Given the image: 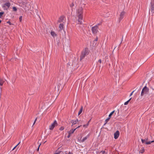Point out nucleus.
Here are the masks:
<instances>
[{
	"label": "nucleus",
	"instance_id": "1",
	"mask_svg": "<svg viewBox=\"0 0 154 154\" xmlns=\"http://www.w3.org/2000/svg\"><path fill=\"white\" fill-rule=\"evenodd\" d=\"M83 8L81 7H77L75 10V16L78 18V23L82 24L83 23Z\"/></svg>",
	"mask_w": 154,
	"mask_h": 154
},
{
	"label": "nucleus",
	"instance_id": "2",
	"mask_svg": "<svg viewBox=\"0 0 154 154\" xmlns=\"http://www.w3.org/2000/svg\"><path fill=\"white\" fill-rule=\"evenodd\" d=\"M149 92V88L145 86L142 89L140 95L142 96L145 94H147Z\"/></svg>",
	"mask_w": 154,
	"mask_h": 154
},
{
	"label": "nucleus",
	"instance_id": "3",
	"mask_svg": "<svg viewBox=\"0 0 154 154\" xmlns=\"http://www.w3.org/2000/svg\"><path fill=\"white\" fill-rule=\"evenodd\" d=\"M58 125L57 122L56 120H55L54 122L52 123L49 126V129L50 130H52L56 126H57Z\"/></svg>",
	"mask_w": 154,
	"mask_h": 154
},
{
	"label": "nucleus",
	"instance_id": "4",
	"mask_svg": "<svg viewBox=\"0 0 154 154\" xmlns=\"http://www.w3.org/2000/svg\"><path fill=\"white\" fill-rule=\"evenodd\" d=\"M11 6L10 3L9 2H7L4 4L2 6V8L4 10H7Z\"/></svg>",
	"mask_w": 154,
	"mask_h": 154
},
{
	"label": "nucleus",
	"instance_id": "5",
	"mask_svg": "<svg viewBox=\"0 0 154 154\" xmlns=\"http://www.w3.org/2000/svg\"><path fill=\"white\" fill-rule=\"evenodd\" d=\"M88 54V49H85L82 53L80 56V59L82 60L83 59L85 55Z\"/></svg>",
	"mask_w": 154,
	"mask_h": 154
},
{
	"label": "nucleus",
	"instance_id": "6",
	"mask_svg": "<svg viewBox=\"0 0 154 154\" xmlns=\"http://www.w3.org/2000/svg\"><path fill=\"white\" fill-rule=\"evenodd\" d=\"M98 27L97 25H96L95 26L93 27L92 28V32L94 34H96L98 32Z\"/></svg>",
	"mask_w": 154,
	"mask_h": 154
},
{
	"label": "nucleus",
	"instance_id": "7",
	"mask_svg": "<svg viewBox=\"0 0 154 154\" xmlns=\"http://www.w3.org/2000/svg\"><path fill=\"white\" fill-rule=\"evenodd\" d=\"M151 12L154 13V0H152L150 3Z\"/></svg>",
	"mask_w": 154,
	"mask_h": 154
},
{
	"label": "nucleus",
	"instance_id": "8",
	"mask_svg": "<svg viewBox=\"0 0 154 154\" xmlns=\"http://www.w3.org/2000/svg\"><path fill=\"white\" fill-rule=\"evenodd\" d=\"M120 133L118 131H116L114 134V138L115 139H117Z\"/></svg>",
	"mask_w": 154,
	"mask_h": 154
},
{
	"label": "nucleus",
	"instance_id": "9",
	"mask_svg": "<svg viewBox=\"0 0 154 154\" xmlns=\"http://www.w3.org/2000/svg\"><path fill=\"white\" fill-rule=\"evenodd\" d=\"M125 14V12L124 11H122L119 17V21L121 20L123 18Z\"/></svg>",
	"mask_w": 154,
	"mask_h": 154
},
{
	"label": "nucleus",
	"instance_id": "10",
	"mask_svg": "<svg viewBox=\"0 0 154 154\" xmlns=\"http://www.w3.org/2000/svg\"><path fill=\"white\" fill-rule=\"evenodd\" d=\"M64 25L63 23H60L59 26V30L61 31L62 30H63Z\"/></svg>",
	"mask_w": 154,
	"mask_h": 154
},
{
	"label": "nucleus",
	"instance_id": "11",
	"mask_svg": "<svg viewBox=\"0 0 154 154\" xmlns=\"http://www.w3.org/2000/svg\"><path fill=\"white\" fill-rule=\"evenodd\" d=\"M51 34L54 38L57 36V34L54 31H51Z\"/></svg>",
	"mask_w": 154,
	"mask_h": 154
},
{
	"label": "nucleus",
	"instance_id": "12",
	"mask_svg": "<svg viewBox=\"0 0 154 154\" xmlns=\"http://www.w3.org/2000/svg\"><path fill=\"white\" fill-rule=\"evenodd\" d=\"M78 122V120L77 119H76V120L74 121V120L72 121L71 122L72 124V125H74L75 124Z\"/></svg>",
	"mask_w": 154,
	"mask_h": 154
},
{
	"label": "nucleus",
	"instance_id": "13",
	"mask_svg": "<svg viewBox=\"0 0 154 154\" xmlns=\"http://www.w3.org/2000/svg\"><path fill=\"white\" fill-rule=\"evenodd\" d=\"M76 129V128H75V129H72L71 130L68 132V134H70L71 135L73 134L74 131Z\"/></svg>",
	"mask_w": 154,
	"mask_h": 154
},
{
	"label": "nucleus",
	"instance_id": "14",
	"mask_svg": "<svg viewBox=\"0 0 154 154\" xmlns=\"http://www.w3.org/2000/svg\"><path fill=\"white\" fill-rule=\"evenodd\" d=\"M88 137V135L87 136H86L85 137H84L81 140V142H84V141H85L86 140H87V138Z\"/></svg>",
	"mask_w": 154,
	"mask_h": 154
},
{
	"label": "nucleus",
	"instance_id": "15",
	"mask_svg": "<svg viewBox=\"0 0 154 154\" xmlns=\"http://www.w3.org/2000/svg\"><path fill=\"white\" fill-rule=\"evenodd\" d=\"M90 120H90L86 124H85V125H83V127L84 128H87V127L88 126V125H89V122H90Z\"/></svg>",
	"mask_w": 154,
	"mask_h": 154
},
{
	"label": "nucleus",
	"instance_id": "16",
	"mask_svg": "<svg viewBox=\"0 0 154 154\" xmlns=\"http://www.w3.org/2000/svg\"><path fill=\"white\" fill-rule=\"evenodd\" d=\"M4 82V81L2 79H0V85H2Z\"/></svg>",
	"mask_w": 154,
	"mask_h": 154
},
{
	"label": "nucleus",
	"instance_id": "17",
	"mask_svg": "<svg viewBox=\"0 0 154 154\" xmlns=\"http://www.w3.org/2000/svg\"><path fill=\"white\" fill-rule=\"evenodd\" d=\"M64 18V17H61L59 19L58 22L60 23L62 22V20Z\"/></svg>",
	"mask_w": 154,
	"mask_h": 154
},
{
	"label": "nucleus",
	"instance_id": "18",
	"mask_svg": "<svg viewBox=\"0 0 154 154\" xmlns=\"http://www.w3.org/2000/svg\"><path fill=\"white\" fill-rule=\"evenodd\" d=\"M114 112H115V111L114 110V111H112V112L110 113V114L109 115L108 118H109L110 119L111 116L114 113Z\"/></svg>",
	"mask_w": 154,
	"mask_h": 154
},
{
	"label": "nucleus",
	"instance_id": "19",
	"mask_svg": "<svg viewBox=\"0 0 154 154\" xmlns=\"http://www.w3.org/2000/svg\"><path fill=\"white\" fill-rule=\"evenodd\" d=\"M83 110V107H82L80 109V111H79V113H78V115H80L82 112Z\"/></svg>",
	"mask_w": 154,
	"mask_h": 154
},
{
	"label": "nucleus",
	"instance_id": "20",
	"mask_svg": "<svg viewBox=\"0 0 154 154\" xmlns=\"http://www.w3.org/2000/svg\"><path fill=\"white\" fill-rule=\"evenodd\" d=\"M110 119V118H108L105 121V123L104 125H105L107 122L109 121V120Z\"/></svg>",
	"mask_w": 154,
	"mask_h": 154
},
{
	"label": "nucleus",
	"instance_id": "21",
	"mask_svg": "<svg viewBox=\"0 0 154 154\" xmlns=\"http://www.w3.org/2000/svg\"><path fill=\"white\" fill-rule=\"evenodd\" d=\"M148 140V138L145 139H141V141L143 143H144V142H146L147 140Z\"/></svg>",
	"mask_w": 154,
	"mask_h": 154
},
{
	"label": "nucleus",
	"instance_id": "22",
	"mask_svg": "<svg viewBox=\"0 0 154 154\" xmlns=\"http://www.w3.org/2000/svg\"><path fill=\"white\" fill-rule=\"evenodd\" d=\"M131 98L128 100L126 102H125L124 103V105H127L128 104L129 102L130 101V100H131Z\"/></svg>",
	"mask_w": 154,
	"mask_h": 154
},
{
	"label": "nucleus",
	"instance_id": "23",
	"mask_svg": "<svg viewBox=\"0 0 154 154\" xmlns=\"http://www.w3.org/2000/svg\"><path fill=\"white\" fill-rule=\"evenodd\" d=\"M144 152V149L143 148H142V149L140 150V152L142 153Z\"/></svg>",
	"mask_w": 154,
	"mask_h": 154
},
{
	"label": "nucleus",
	"instance_id": "24",
	"mask_svg": "<svg viewBox=\"0 0 154 154\" xmlns=\"http://www.w3.org/2000/svg\"><path fill=\"white\" fill-rule=\"evenodd\" d=\"M100 153L102 154H107V153L105 151H102L100 152Z\"/></svg>",
	"mask_w": 154,
	"mask_h": 154
},
{
	"label": "nucleus",
	"instance_id": "25",
	"mask_svg": "<svg viewBox=\"0 0 154 154\" xmlns=\"http://www.w3.org/2000/svg\"><path fill=\"white\" fill-rule=\"evenodd\" d=\"M64 128L63 127H61L59 129V130L60 131H62L64 130Z\"/></svg>",
	"mask_w": 154,
	"mask_h": 154
},
{
	"label": "nucleus",
	"instance_id": "26",
	"mask_svg": "<svg viewBox=\"0 0 154 154\" xmlns=\"http://www.w3.org/2000/svg\"><path fill=\"white\" fill-rule=\"evenodd\" d=\"M151 141H149V142H147L146 141V142L145 143L146 144H151Z\"/></svg>",
	"mask_w": 154,
	"mask_h": 154
},
{
	"label": "nucleus",
	"instance_id": "27",
	"mask_svg": "<svg viewBox=\"0 0 154 154\" xmlns=\"http://www.w3.org/2000/svg\"><path fill=\"white\" fill-rule=\"evenodd\" d=\"M74 5L73 3H72L70 5V7L72 8L74 6Z\"/></svg>",
	"mask_w": 154,
	"mask_h": 154
},
{
	"label": "nucleus",
	"instance_id": "28",
	"mask_svg": "<svg viewBox=\"0 0 154 154\" xmlns=\"http://www.w3.org/2000/svg\"><path fill=\"white\" fill-rule=\"evenodd\" d=\"M4 14V12H0V18H1L2 15Z\"/></svg>",
	"mask_w": 154,
	"mask_h": 154
},
{
	"label": "nucleus",
	"instance_id": "29",
	"mask_svg": "<svg viewBox=\"0 0 154 154\" xmlns=\"http://www.w3.org/2000/svg\"><path fill=\"white\" fill-rule=\"evenodd\" d=\"M13 10L15 11H16L17 10V9L16 8L14 7L13 8Z\"/></svg>",
	"mask_w": 154,
	"mask_h": 154
},
{
	"label": "nucleus",
	"instance_id": "30",
	"mask_svg": "<svg viewBox=\"0 0 154 154\" xmlns=\"http://www.w3.org/2000/svg\"><path fill=\"white\" fill-rule=\"evenodd\" d=\"M65 154H73V153L70 152H69L68 153H66Z\"/></svg>",
	"mask_w": 154,
	"mask_h": 154
},
{
	"label": "nucleus",
	"instance_id": "31",
	"mask_svg": "<svg viewBox=\"0 0 154 154\" xmlns=\"http://www.w3.org/2000/svg\"><path fill=\"white\" fill-rule=\"evenodd\" d=\"M98 62L100 63H101L102 62L101 60L100 59L98 60Z\"/></svg>",
	"mask_w": 154,
	"mask_h": 154
},
{
	"label": "nucleus",
	"instance_id": "32",
	"mask_svg": "<svg viewBox=\"0 0 154 154\" xmlns=\"http://www.w3.org/2000/svg\"><path fill=\"white\" fill-rule=\"evenodd\" d=\"M22 19V16H20L19 17V20H20V21H21Z\"/></svg>",
	"mask_w": 154,
	"mask_h": 154
},
{
	"label": "nucleus",
	"instance_id": "33",
	"mask_svg": "<svg viewBox=\"0 0 154 154\" xmlns=\"http://www.w3.org/2000/svg\"><path fill=\"white\" fill-rule=\"evenodd\" d=\"M134 91H133L131 93V94H130V96H131L133 94V92H134Z\"/></svg>",
	"mask_w": 154,
	"mask_h": 154
},
{
	"label": "nucleus",
	"instance_id": "34",
	"mask_svg": "<svg viewBox=\"0 0 154 154\" xmlns=\"http://www.w3.org/2000/svg\"><path fill=\"white\" fill-rule=\"evenodd\" d=\"M17 146V145H16L14 148L13 149H12V150H14L15 148H16Z\"/></svg>",
	"mask_w": 154,
	"mask_h": 154
},
{
	"label": "nucleus",
	"instance_id": "35",
	"mask_svg": "<svg viewBox=\"0 0 154 154\" xmlns=\"http://www.w3.org/2000/svg\"><path fill=\"white\" fill-rule=\"evenodd\" d=\"M17 146V145H16L14 148L13 149H12V150H14L15 148H16Z\"/></svg>",
	"mask_w": 154,
	"mask_h": 154
},
{
	"label": "nucleus",
	"instance_id": "36",
	"mask_svg": "<svg viewBox=\"0 0 154 154\" xmlns=\"http://www.w3.org/2000/svg\"><path fill=\"white\" fill-rule=\"evenodd\" d=\"M71 136V134H69L68 136H67V137L68 138H69Z\"/></svg>",
	"mask_w": 154,
	"mask_h": 154
},
{
	"label": "nucleus",
	"instance_id": "37",
	"mask_svg": "<svg viewBox=\"0 0 154 154\" xmlns=\"http://www.w3.org/2000/svg\"><path fill=\"white\" fill-rule=\"evenodd\" d=\"M36 120H37V118H36V119H35V121H34V123H33V125H34L35 124V122H36Z\"/></svg>",
	"mask_w": 154,
	"mask_h": 154
},
{
	"label": "nucleus",
	"instance_id": "38",
	"mask_svg": "<svg viewBox=\"0 0 154 154\" xmlns=\"http://www.w3.org/2000/svg\"><path fill=\"white\" fill-rule=\"evenodd\" d=\"M98 40V38L97 37L94 40V41H97Z\"/></svg>",
	"mask_w": 154,
	"mask_h": 154
},
{
	"label": "nucleus",
	"instance_id": "39",
	"mask_svg": "<svg viewBox=\"0 0 154 154\" xmlns=\"http://www.w3.org/2000/svg\"><path fill=\"white\" fill-rule=\"evenodd\" d=\"M40 145H41V144H40V145H39V146H38V149H37V151H38V150H39V147H40Z\"/></svg>",
	"mask_w": 154,
	"mask_h": 154
},
{
	"label": "nucleus",
	"instance_id": "40",
	"mask_svg": "<svg viewBox=\"0 0 154 154\" xmlns=\"http://www.w3.org/2000/svg\"><path fill=\"white\" fill-rule=\"evenodd\" d=\"M20 142L19 143H18V144L16 145L17 146L20 144Z\"/></svg>",
	"mask_w": 154,
	"mask_h": 154
},
{
	"label": "nucleus",
	"instance_id": "41",
	"mask_svg": "<svg viewBox=\"0 0 154 154\" xmlns=\"http://www.w3.org/2000/svg\"><path fill=\"white\" fill-rule=\"evenodd\" d=\"M81 126V125H80V126H78V127L76 128V129L77 128H79V127H80Z\"/></svg>",
	"mask_w": 154,
	"mask_h": 154
},
{
	"label": "nucleus",
	"instance_id": "42",
	"mask_svg": "<svg viewBox=\"0 0 154 154\" xmlns=\"http://www.w3.org/2000/svg\"><path fill=\"white\" fill-rule=\"evenodd\" d=\"M151 143L154 142V140L151 141Z\"/></svg>",
	"mask_w": 154,
	"mask_h": 154
}]
</instances>
